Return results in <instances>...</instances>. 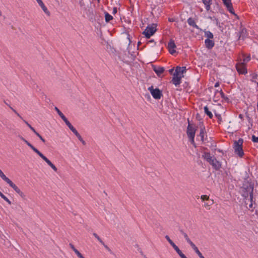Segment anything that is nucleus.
Returning a JSON list of instances; mask_svg holds the SVG:
<instances>
[{
  "instance_id": "1",
  "label": "nucleus",
  "mask_w": 258,
  "mask_h": 258,
  "mask_svg": "<svg viewBox=\"0 0 258 258\" xmlns=\"http://www.w3.org/2000/svg\"><path fill=\"white\" fill-rule=\"evenodd\" d=\"M245 179V178H244ZM240 186V192L242 196L245 198H248L249 196V199H248V201L250 202V203L249 205L250 208L252 207V204L251 203L252 200V191H253V187L250 183H249L246 180H244V181L241 182V183L239 184Z\"/></svg>"
},
{
  "instance_id": "2",
  "label": "nucleus",
  "mask_w": 258,
  "mask_h": 258,
  "mask_svg": "<svg viewBox=\"0 0 258 258\" xmlns=\"http://www.w3.org/2000/svg\"><path fill=\"white\" fill-rule=\"evenodd\" d=\"M18 137L26 143L35 153L39 155L51 168L55 172L57 171V168L52 163V162L46 158L42 153H41L37 149L33 146L30 143L24 139L22 136L18 135Z\"/></svg>"
},
{
  "instance_id": "3",
  "label": "nucleus",
  "mask_w": 258,
  "mask_h": 258,
  "mask_svg": "<svg viewBox=\"0 0 258 258\" xmlns=\"http://www.w3.org/2000/svg\"><path fill=\"white\" fill-rule=\"evenodd\" d=\"M202 157L209 162L215 170H218L221 168V163L217 160L214 156H211L209 153H205L204 155H202Z\"/></svg>"
},
{
  "instance_id": "4",
  "label": "nucleus",
  "mask_w": 258,
  "mask_h": 258,
  "mask_svg": "<svg viewBox=\"0 0 258 258\" xmlns=\"http://www.w3.org/2000/svg\"><path fill=\"white\" fill-rule=\"evenodd\" d=\"M243 141L242 139H239L238 141H235L233 144V149L235 154L241 157L244 155L242 150V144Z\"/></svg>"
},
{
  "instance_id": "5",
  "label": "nucleus",
  "mask_w": 258,
  "mask_h": 258,
  "mask_svg": "<svg viewBox=\"0 0 258 258\" xmlns=\"http://www.w3.org/2000/svg\"><path fill=\"white\" fill-rule=\"evenodd\" d=\"M188 124L187 128L186 133L188 138L189 139L190 142L192 144L194 145L195 144L194 138L196 131V128L192 124L189 123V119H188Z\"/></svg>"
},
{
  "instance_id": "6",
  "label": "nucleus",
  "mask_w": 258,
  "mask_h": 258,
  "mask_svg": "<svg viewBox=\"0 0 258 258\" xmlns=\"http://www.w3.org/2000/svg\"><path fill=\"white\" fill-rule=\"evenodd\" d=\"M156 24H152L151 26H148L143 34H144L147 38H150L156 31Z\"/></svg>"
},
{
  "instance_id": "7",
  "label": "nucleus",
  "mask_w": 258,
  "mask_h": 258,
  "mask_svg": "<svg viewBox=\"0 0 258 258\" xmlns=\"http://www.w3.org/2000/svg\"><path fill=\"white\" fill-rule=\"evenodd\" d=\"M148 90L150 91V93L154 98L155 99H160L162 96V93L159 89H154L153 87L151 86L148 88Z\"/></svg>"
},
{
  "instance_id": "8",
  "label": "nucleus",
  "mask_w": 258,
  "mask_h": 258,
  "mask_svg": "<svg viewBox=\"0 0 258 258\" xmlns=\"http://www.w3.org/2000/svg\"><path fill=\"white\" fill-rule=\"evenodd\" d=\"M237 71L240 74H245L247 73V70L245 68V64L242 63L240 61L236 65Z\"/></svg>"
},
{
  "instance_id": "9",
  "label": "nucleus",
  "mask_w": 258,
  "mask_h": 258,
  "mask_svg": "<svg viewBox=\"0 0 258 258\" xmlns=\"http://www.w3.org/2000/svg\"><path fill=\"white\" fill-rule=\"evenodd\" d=\"M223 2L229 12L238 18L237 15L234 13L231 0H224Z\"/></svg>"
},
{
  "instance_id": "10",
  "label": "nucleus",
  "mask_w": 258,
  "mask_h": 258,
  "mask_svg": "<svg viewBox=\"0 0 258 258\" xmlns=\"http://www.w3.org/2000/svg\"><path fill=\"white\" fill-rule=\"evenodd\" d=\"M182 77H183V75H178L174 73L172 80L173 84H174L176 86L179 85L181 83V79Z\"/></svg>"
},
{
  "instance_id": "11",
  "label": "nucleus",
  "mask_w": 258,
  "mask_h": 258,
  "mask_svg": "<svg viewBox=\"0 0 258 258\" xmlns=\"http://www.w3.org/2000/svg\"><path fill=\"white\" fill-rule=\"evenodd\" d=\"M176 46L174 43V41L173 39H170L168 44V48L169 52L171 54H173L176 52V50H175Z\"/></svg>"
},
{
  "instance_id": "12",
  "label": "nucleus",
  "mask_w": 258,
  "mask_h": 258,
  "mask_svg": "<svg viewBox=\"0 0 258 258\" xmlns=\"http://www.w3.org/2000/svg\"><path fill=\"white\" fill-rule=\"evenodd\" d=\"M238 36L239 38L238 39L239 40H244V38L246 36V30L243 27L240 28V30L238 32Z\"/></svg>"
},
{
  "instance_id": "13",
  "label": "nucleus",
  "mask_w": 258,
  "mask_h": 258,
  "mask_svg": "<svg viewBox=\"0 0 258 258\" xmlns=\"http://www.w3.org/2000/svg\"><path fill=\"white\" fill-rule=\"evenodd\" d=\"M39 5L40 6L42 10L47 15L50 16V12L47 10V8L45 7L43 3L41 0H36Z\"/></svg>"
},
{
  "instance_id": "14",
  "label": "nucleus",
  "mask_w": 258,
  "mask_h": 258,
  "mask_svg": "<svg viewBox=\"0 0 258 258\" xmlns=\"http://www.w3.org/2000/svg\"><path fill=\"white\" fill-rule=\"evenodd\" d=\"M186 67H177L175 69V73L176 74L178 75H183V74L186 72Z\"/></svg>"
},
{
  "instance_id": "15",
  "label": "nucleus",
  "mask_w": 258,
  "mask_h": 258,
  "mask_svg": "<svg viewBox=\"0 0 258 258\" xmlns=\"http://www.w3.org/2000/svg\"><path fill=\"white\" fill-rule=\"evenodd\" d=\"M172 246L178 254V255L181 257V258H187L186 256L182 252V251L180 250L178 246L175 245V243L172 245Z\"/></svg>"
},
{
  "instance_id": "16",
  "label": "nucleus",
  "mask_w": 258,
  "mask_h": 258,
  "mask_svg": "<svg viewBox=\"0 0 258 258\" xmlns=\"http://www.w3.org/2000/svg\"><path fill=\"white\" fill-rule=\"evenodd\" d=\"M205 43L206 47L208 49H211L212 48H213L215 44L213 41L209 39H206L205 40Z\"/></svg>"
},
{
  "instance_id": "17",
  "label": "nucleus",
  "mask_w": 258,
  "mask_h": 258,
  "mask_svg": "<svg viewBox=\"0 0 258 258\" xmlns=\"http://www.w3.org/2000/svg\"><path fill=\"white\" fill-rule=\"evenodd\" d=\"M164 70H165L163 67H154V71L158 76H160L161 75V74L163 73Z\"/></svg>"
},
{
  "instance_id": "18",
  "label": "nucleus",
  "mask_w": 258,
  "mask_h": 258,
  "mask_svg": "<svg viewBox=\"0 0 258 258\" xmlns=\"http://www.w3.org/2000/svg\"><path fill=\"white\" fill-rule=\"evenodd\" d=\"M187 22L189 25H190L196 29H200L199 26L196 24L195 21H194V20L192 18H188L187 19Z\"/></svg>"
},
{
  "instance_id": "19",
  "label": "nucleus",
  "mask_w": 258,
  "mask_h": 258,
  "mask_svg": "<svg viewBox=\"0 0 258 258\" xmlns=\"http://www.w3.org/2000/svg\"><path fill=\"white\" fill-rule=\"evenodd\" d=\"M203 3L205 5L207 11H209L211 8V1L212 0H202Z\"/></svg>"
},
{
  "instance_id": "20",
  "label": "nucleus",
  "mask_w": 258,
  "mask_h": 258,
  "mask_svg": "<svg viewBox=\"0 0 258 258\" xmlns=\"http://www.w3.org/2000/svg\"><path fill=\"white\" fill-rule=\"evenodd\" d=\"M242 57V58H240V62L244 64H245L250 60L249 56L245 57L244 55H243Z\"/></svg>"
},
{
  "instance_id": "21",
  "label": "nucleus",
  "mask_w": 258,
  "mask_h": 258,
  "mask_svg": "<svg viewBox=\"0 0 258 258\" xmlns=\"http://www.w3.org/2000/svg\"><path fill=\"white\" fill-rule=\"evenodd\" d=\"M205 113L210 118L213 117V114L211 111H209L207 106H206L204 108Z\"/></svg>"
},
{
  "instance_id": "22",
  "label": "nucleus",
  "mask_w": 258,
  "mask_h": 258,
  "mask_svg": "<svg viewBox=\"0 0 258 258\" xmlns=\"http://www.w3.org/2000/svg\"><path fill=\"white\" fill-rule=\"evenodd\" d=\"M5 182L9 184V185L14 190L18 188L16 184H14L9 178H8Z\"/></svg>"
},
{
  "instance_id": "23",
  "label": "nucleus",
  "mask_w": 258,
  "mask_h": 258,
  "mask_svg": "<svg viewBox=\"0 0 258 258\" xmlns=\"http://www.w3.org/2000/svg\"><path fill=\"white\" fill-rule=\"evenodd\" d=\"M95 237L104 246L106 249L109 251L110 250L108 246L105 244L104 242L101 240L98 235Z\"/></svg>"
},
{
  "instance_id": "24",
  "label": "nucleus",
  "mask_w": 258,
  "mask_h": 258,
  "mask_svg": "<svg viewBox=\"0 0 258 258\" xmlns=\"http://www.w3.org/2000/svg\"><path fill=\"white\" fill-rule=\"evenodd\" d=\"M95 237L104 246L106 249L109 251L110 250L108 246L105 244L104 242L101 240L98 235Z\"/></svg>"
},
{
  "instance_id": "25",
  "label": "nucleus",
  "mask_w": 258,
  "mask_h": 258,
  "mask_svg": "<svg viewBox=\"0 0 258 258\" xmlns=\"http://www.w3.org/2000/svg\"><path fill=\"white\" fill-rule=\"evenodd\" d=\"M204 135H205V127H201L199 136L201 137V140L202 142L204 141Z\"/></svg>"
},
{
  "instance_id": "26",
  "label": "nucleus",
  "mask_w": 258,
  "mask_h": 258,
  "mask_svg": "<svg viewBox=\"0 0 258 258\" xmlns=\"http://www.w3.org/2000/svg\"><path fill=\"white\" fill-rule=\"evenodd\" d=\"M112 19V16L109 15L108 13L106 12L105 13V19L106 22H108L109 21L111 20Z\"/></svg>"
},
{
  "instance_id": "27",
  "label": "nucleus",
  "mask_w": 258,
  "mask_h": 258,
  "mask_svg": "<svg viewBox=\"0 0 258 258\" xmlns=\"http://www.w3.org/2000/svg\"><path fill=\"white\" fill-rule=\"evenodd\" d=\"M0 197L5 201H6L9 205L11 204V202L1 191H0Z\"/></svg>"
},
{
  "instance_id": "28",
  "label": "nucleus",
  "mask_w": 258,
  "mask_h": 258,
  "mask_svg": "<svg viewBox=\"0 0 258 258\" xmlns=\"http://www.w3.org/2000/svg\"><path fill=\"white\" fill-rule=\"evenodd\" d=\"M205 36L208 38L207 39H212L213 38V34L209 31H206L205 33Z\"/></svg>"
},
{
  "instance_id": "29",
  "label": "nucleus",
  "mask_w": 258,
  "mask_h": 258,
  "mask_svg": "<svg viewBox=\"0 0 258 258\" xmlns=\"http://www.w3.org/2000/svg\"><path fill=\"white\" fill-rule=\"evenodd\" d=\"M15 191L22 198H24L25 195L24 194L18 187L16 188Z\"/></svg>"
},
{
  "instance_id": "30",
  "label": "nucleus",
  "mask_w": 258,
  "mask_h": 258,
  "mask_svg": "<svg viewBox=\"0 0 258 258\" xmlns=\"http://www.w3.org/2000/svg\"><path fill=\"white\" fill-rule=\"evenodd\" d=\"M0 177L5 181H6L9 178L4 174V173L3 172V171L1 169H0Z\"/></svg>"
},
{
  "instance_id": "31",
  "label": "nucleus",
  "mask_w": 258,
  "mask_h": 258,
  "mask_svg": "<svg viewBox=\"0 0 258 258\" xmlns=\"http://www.w3.org/2000/svg\"><path fill=\"white\" fill-rule=\"evenodd\" d=\"M186 242L190 245L193 249L197 247V246L191 241L190 239L187 240Z\"/></svg>"
},
{
  "instance_id": "32",
  "label": "nucleus",
  "mask_w": 258,
  "mask_h": 258,
  "mask_svg": "<svg viewBox=\"0 0 258 258\" xmlns=\"http://www.w3.org/2000/svg\"><path fill=\"white\" fill-rule=\"evenodd\" d=\"M186 242L190 245L193 249L197 247V246L191 241L190 239L187 240Z\"/></svg>"
},
{
  "instance_id": "33",
  "label": "nucleus",
  "mask_w": 258,
  "mask_h": 258,
  "mask_svg": "<svg viewBox=\"0 0 258 258\" xmlns=\"http://www.w3.org/2000/svg\"><path fill=\"white\" fill-rule=\"evenodd\" d=\"M186 242L190 245L193 249L197 247V246L191 241L190 239L187 240Z\"/></svg>"
},
{
  "instance_id": "34",
  "label": "nucleus",
  "mask_w": 258,
  "mask_h": 258,
  "mask_svg": "<svg viewBox=\"0 0 258 258\" xmlns=\"http://www.w3.org/2000/svg\"><path fill=\"white\" fill-rule=\"evenodd\" d=\"M7 105H8L9 107L11 108V109H12V110L18 116H19L20 118H22V116L20 115V114L15 109H14L12 107H11L10 105H8L7 103H6Z\"/></svg>"
},
{
  "instance_id": "35",
  "label": "nucleus",
  "mask_w": 258,
  "mask_h": 258,
  "mask_svg": "<svg viewBox=\"0 0 258 258\" xmlns=\"http://www.w3.org/2000/svg\"><path fill=\"white\" fill-rule=\"evenodd\" d=\"M195 252L198 255V256L200 257V258H201L203 256L202 253L199 251L198 247L196 248L195 249H193Z\"/></svg>"
},
{
  "instance_id": "36",
  "label": "nucleus",
  "mask_w": 258,
  "mask_h": 258,
  "mask_svg": "<svg viewBox=\"0 0 258 258\" xmlns=\"http://www.w3.org/2000/svg\"><path fill=\"white\" fill-rule=\"evenodd\" d=\"M227 130L229 133H233L234 131H235V129L232 125L231 126V125H229L227 126Z\"/></svg>"
},
{
  "instance_id": "37",
  "label": "nucleus",
  "mask_w": 258,
  "mask_h": 258,
  "mask_svg": "<svg viewBox=\"0 0 258 258\" xmlns=\"http://www.w3.org/2000/svg\"><path fill=\"white\" fill-rule=\"evenodd\" d=\"M256 79H257V75L256 74H254L251 76V81L252 82L257 83V84L258 85V83L256 82Z\"/></svg>"
},
{
  "instance_id": "38",
  "label": "nucleus",
  "mask_w": 258,
  "mask_h": 258,
  "mask_svg": "<svg viewBox=\"0 0 258 258\" xmlns=\"http://www.w3.org/2000/svg\"><path fill=\"white\" fill-rule=\"evenodd\" d=\"M43 143L45 142V140L42 138V137L36 131L34 133Z\"/></svg>"
},
{
  "instance_id": "39",
  "label": "nucleus",
  "mask_w": 258,
  "mask_h": 258,
  "mask_svg": "<svg viewBox=\"0 0 258 258\" xmlns=\"http://www.w3.org/2000/svg\"><path fill=\"white\" fill-rule=\"evenodd\" d=\"M24 122L27 125V126L31 129V130L34 133L36 130L33 127H32L27 121L24 120Z\"/></svg>"
},
{
  "instance_id": "40",
  "label": "nucleus",
  "mask_w": 258,
  "mask_h": 258,
  "mask_svg": "<svg viewBox=\"0 0 258 258\" xmlns=\"http://www.w3.org/2000/svg\"><path fill=\"white\" fill-rule=\"evenodd\" d=\"M215 116L217 118V119H218V121L219 123H221V122L222 121V117L221 116V115L216 113L215 114Z\"/></svg>"
},
{
  "instance_id": "41",
  "label": "nucleus",
  "mask_w": 258,
  "mask_h": 258,
  "mask_svg": "<svg viewBox=\"0 0 258 258\" xmlns=\"http://www.w3.org/2000/svg\"><path fill=\"white\" fill-rule=\"evenodd\" d=\"M165 238L169 242V243L170 244V245L171 246L174 244V243L173 242V241L170 238L169 236L166 235Z\"/></svg>"
},
{
  "instance_id": "42",
  "label": "nucleus",
  "mask_w": 258,
  "mask_h": 258,
  "mask_svg": "<svg viewBox=\"0 0 258 258\" xmlns=\"http://www.w3.org/2000/svg\"><path fill=\"white\" fill-rule=\"evenodd\" d=\"M201 199L203 201H208L209 200V197L207 195H202L201 197Z\"/></svg>"
},
{
  "instance_id": "43",
  "label": "nucleus",
  "mask_w": 258,
  "mask_h": 258,
  "mask_svg": "<svg viewBox=\"0 0 258 258\" xmlns=\"http://www.w3.org/2000/svg\"><path fill=\"white\" fill-rule=\"evenodd\" d=\"M64 122L70 129H72V128L74 127L68 120L64 121Z\"/></svg>"
},
{
  "instance_id": "44",
  "label": "nucleus",
  "mask_w": 258,
  "mask_h": 258,
  "mask_svg": "<svg viewBox=\"0 0 258 258\" xmlns=\"http://www.w3.org/2000/svg\"><path fill=\"white\" fill-rule=\"evenodd\" d=\"M69 246L70 247L72 248V249L74 251L75 253H76L77 252V251H78L74 246V245L72 244V243H70L69 244Z\"/></svg>"
},
{
  "instance_id": "45",
  "label": "nucleus",
  "mask_w": 258,
  "mask_h": 258,
  "mask_svg": "<svg viewBox=\"0 0 258 258\" xmlns=\"http://www.w3.org/2000/svg\"><path fill=\"white\" fill-rule=\"evenodd\" d=\"M79 258H85L83 255L78 251L75 253Z\"/></svg>"
},
{
  "instance_id": "46",
  "label": "nucleus",
  "mask_w": 258,
  "mask_h": 258,
  "mask_svg": "<svg viewBox=\"0 0 258 258\" xmlns=\"http://www.w3.org/2000/svg\"><path fill=\"white\" fill-rule=\"evenodd\" d=\"M70 130L76 135L77 136L79 133L77 132V131L76 130V128L73 127L72 128V129H70Z\"/></svg>"
},
{
  "instance_id": "47",
  "label": "nucleus",
  "mask_w": 258,
  "mask_h": 258,
  "mask_svg": "<svg viewBox=\"0 0 258 258\" xmlns=\"http://www.w3.org/2000/svg\"><path fill=\"white\" fill-rule=\"evenodd\" d=\"M252 140L253 142L257 143L258 142V137H255L253 135L252 137Z\"/></svg>"
},
{
  "instance_id": "48",
  "label": "nucleus",
  "mask_w": 258,
  "mask_h": 258,
  "mask_svg": "<svg viewBox=\"0 0 258 258\" xmlns=\"http://www.w3.org/2000/svg\"><path fill=\"white\" fill-rule=\"evenodd\" d=\"M59 116L61 117V118L64 121H67L68 119L66 117V116L63 114V113H62L61 114H60L59 115Z\"/></svg>"
},
{
  "instance_id": "49",
  "label": "nucleus",
  "mask_w": 258,
  "mask_h": 258,
  "mask_svg": "<svg viewBox=\"0 0 258 258\" xmlns=\"http://www.w3.org/2000/svg\"><path fill=\"white\" fill-rule=\"evenodd\" d=\"M59 116L61 117V118L64 121H67L68 119L66 117V116L63 114V113H62L61 114H60L59 115Z\"/></svg>"
},
{
  "instance_id": "50",
  "label": "nucleus",
  "mask_w": 258,
  "mask_h": 258,
  "mask_svg": "<svg viewBox=\"0 0 258 258\" xmlns=\"http://www.w3.org/2000/svg\"><path fill=\"white\" fill-rule=\"evenodd\" d=\"M54 109L57 112L59 116L62 113L57 107H55Z\"/></svg>"
},
{
  "instance_id": "51",
  "label": "nucleus",
  "mask_w": 258,
  "mask_h": 258,
  "mask_svg": "<svg viewBox=\"0 0 258 258\" xmlns=\"http://www.w3.org/2000/svg\"><path fill=\"white\" fill-rule=\"evenodd\" d=\"M183 237H184L186 241L188 240V239H189L190 238H189V237L188 236L187 234L185 232L184 233H183Z\"/></svg>"
},
{
  "instance_id": "52",
  "label": "nucleus",
  "mask_w": 258,
  "mask_h": 258,
  "mask_svg": "<svg viewBox=\"0 0 258 258\" xmlns=\"http://www.w3.org/2000/svg\"><path fill=\"white\" fill-rule=\"evenodd\" d=\"M213 204V201L212 200L211 203H205L204 205V206L205 207H207L210 206L211 205H212Z\"/></svg>"
},
{
  "instance_id": "53",
  "label": "nucleus",
  "mask_w": 258,
  "mask_h": 258,
  "mask_svg": "<svg viewBox=\"0 0 258 258\" xmlns=\"http://www.w3.org/2000/svg\"><path fill=\"white\" fill-rule=\"evenodd\" d=\"M76 137L78 138V139L80 140V141H82V138L81 137V136H80V135L79 134H78Z\"/></svg>"
},
{
  "instance_id": "54",
  "label": "nucleus",
  "mask_w": 258,
  "mask_h": 258,
  "mask_svg": "<svg viewBox=\"0 0 258 258\" xmlns=\"http://www.w3.org/2000/svg\"><path fill=\"white\" fill-rule=\"evenodd\" d=\"M117 8H113V14H115L116 13H117Z\"/></svg>"
},
{
  "instance_id": "55",
  "label": "nucleus",
  "mask_w": 258,
  "mask_h": 258,
  "mask_svg": "<svg viewBox=\"0 0 258 258\" xmlns=\"http://www.w3.org/2000/svg\"><path fill=\"white\" fill-rule=\"evenodd\" d=\"M220 94H221V97H222V98H224V93L222 92V90H221V91H220Z\"/></svg>"
},
{
  "instance_id": "56",
  "label": "nucleus",
  "mask_w": 258,
  "mask_h": 258,
  "mask_svg": "<svg viewBox=\"0 0 258 258\" xmlns=\"http://www.w3.org/2000/svg\"><path fill=\"white\" fill-rule=\"evenodd\" d=\"M179 232H180V233H181L182 235H183V233H185V232H184V231H183L182 229H180L179 230Z\"/></svg>"
},
{
  "instance_id": "57",
  "label": "nucleus",
  "mask_w": 258,
  "mask_h": 258,
  "mask_svg": "<svg viewBox=\"0 0 258 258\" xmlns=\"http://www.w3.org/2000/svg\"><path fill=\"white\" fill-rule=\"evenodd\" d=\"M148 43H151L153 44H155V43L154 40H151L149 41Z\"/></svg>"
},
{
  "instance_id": "58",
  "label": "nucleus",
  "mask_w": 258,
  "mask_h": 258,
  "mask_svg": "<svg viewBox=\"0 0 258 258\" xmlns=\"http://www.w3.org/2000/svg\"><path fill=\"white\" fill-rule=\"evenodd\" d=\"M219 86V83H216L215 84V87H218V86Z\"/></svg>"
},
{
  "instance_id": "59",
  "label": "nucleus",
  "mask_w": 258,
  "mask_h": 258,
  "mask_svg": "<svg viewBox=\"0 0 258 258\" xmlns=\"http://www.w3.org/2000/svg\"><path fill=\"white\" fill-rule=\"evenodd\" d=\"M174 69H171L170 70H169V72L170 74H172L173 71Z\"/></svg>"
},
{
  "instance_id": "60",
  "label": "nucleus",
  "mask_w": 258,
  "mask_h": 258,
  "mask_svg": "<svg viewBox=\"0 0 258 258\" xmlns=\"http://www.w3.org/2000/svg\"><path fill=\"white\" fill-rule=\"evenodd\" d=\"M80 141L82 143V144H83V145H85L86 143H85V142L83 140V139H82V141Z\"/></svg>"
},
{
  "instance_id": "61",
  "label": "nucleus",
  "mask_w": 258,
  "mask_h": 258,
  "mask_svg": "<svg viewBox=\"0 0 258 258\" xmlns=\"http://www.w3.org/2000/svg\"><path fill=\"white\" fill-rule=\"evenodd\" d=\"M93 235L94 237H96L97 235V234L96 233H93Z\"/></svg>"
},
{
  "instance_id": "62",
  "label": "nucleus",
  "mask_w": 258,
  "mask_h": 258,
  "mask_svg": "<svg viewBox=\"0 0 258 258\" xmlns=\"http://www.w3.org/2000/svg\"><path fill=\"white\" fill-rule=\"evenodd\" d=\"M239 117L240 118H242V115L241 114H240L239 115Z\"/></svg>"
},
{
  "instance_id": "63",
  "label": "nucleus",
  "mask_w": 258,
  "mask_h": 258,
  "mask_svg": "<svg viewBox=\"0 0 258 258\" xmlns=\"http://www.w3.org/2000/svg\"><path fill=\"white\" fill-rule=\"evenodd\" d=\"M2 15V12L0 11V16H1Z\"/></svg>"
},
{
  "instance_id": "64",
  "label": "nucleus",
  "mask_w": 258,
  "mask_h": 258,
  "mask_svg": "<svg viewBox=\"0 0 258 258\" xmlns=\"http://www.w3.org/2000/svg\"><path fill=\"white\" fill-rule=\"evenodd\" d=\"M201 258H205V257H204V256H203L202 257H201Z\"/></svg>"
}]
</instances>
